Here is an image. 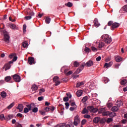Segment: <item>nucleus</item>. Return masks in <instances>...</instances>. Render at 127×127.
<instances>
[{"instance_id": "obj_1", "label": "nucleus", "mask_w": 127, "mask_h": 127, "mask_svg": "<svg viewBox=\"0 0 127 127\" xmlns=\"http://www.w3.org/2000/svg\"><path fill=\"white\" fill-rule=\"evenodd\" d=\"M101 38L102 41H104L107 44H110L112 42V38L108 34L102 35Z\"/></svg>"}, {"instance_id": "obj_2", "label": "nucleus", "mask_w": 127, "mask_h": 127, "mask_svg": "<svg viewBox=\"0 0 127 127\" xmlns=\"http://www.w3.org/2000/svg\"><path fill=\"white\" fill-rule=\"evenodd\" d=\"M26 107L27 108L25 107L24 109V113L25 114H26V113H28L29 111H31V110H32V109H33V108L35 107V104H34V103H31L29 105H27Z\"/></svg>"}, {"instance_id": "obj_3", "label": "nucleus", "mask_w": 127, "mask_h": 127, "mask_svg": "<svg viewBox=\"0 0 127 127\" xmlns=\"http://www.w3.org/2000/svg\"><path fill=\"white\" fill-rule=\"evenodd\" d=\"M2 32L4 33V41L6 44H8L9 43V39L10 37L7 35V34H5L6 33V31L5 30H3Z\"/></svg>"}, {"instance_id": "obj_4", "label": "nucleus", "mask_w": 127, "mask_h": 127, "mask_svg": "<svg viewBox=\"0 0 127 127\" xmlns=\"http://www.w3.org/2000/svg\"><path fill=\"white\" fill-rule=\"evenodd\" d=\"M81 64H84V67H85V66H86V67H91L94 65V62H93V61L89 60L86 63H82Z\"/></svg>"}, {"instance_id": "obj_5", "label": "nucleus", "mask_w": 127, "mask_h": 127, "mask_svg": "<svg viewBox=\"0 0 127 127\" xmlns=\"http://www.w3.org/2000/svg\"><path fill=\"white\" fill-rule=\"evenodd\" d=\"M29 16H25L24 17L26 20H29L32 18V16H34V12L33 11H31L28 13Z\"/></svg>"}, {"instance_id": "obj_6", "label": "nucleus", "mask_w": 127, "mask_h": 127, "mask_svg": "<svg viewBox=\"0 0 127 127\" xmlns=\"http://www.w3.org/2000/svg\"><path fill=\"white\" fill-rule=\"evenodd\" d=\"M79 124H80V118H79V116H76L74 118V122H73V125L75 127H77L78 126V125H79Z\"/></svg>"}, {"instance_id": "obj_7", "label": "nucleus", "mask_w": 127, "mask_h": 127, "mask_svg": "<svg viewBox=\"0 0 127 127\" xmlns=\"http://www.w3.org/2000/svg\"><path fill=\"white\" fill-rule=\"evenodd\" d=\"M13 79L15 81V82H17V83H19V82L21 80L20 79V76L17 74H14V75H13Z\"/></svg>"}, {"instance_id": "obj_8", "label": "nucleus", "mask_w": 127, "mask_h": 127, "mask_svg": "<svg viewBox=\"0 0 127 127\" xmlns=\"http://www.w3.org/2000/svg\"><path fill=\"white\" fill-rule=\"evenodd\" d=\"M28 62L30 65H32L33 64H35L36 62L34 60V58L30 57L28 59Z\"/></svg>"}, {"instance_id": "obj_9", "label": "nucleus", "mask_w": 127, "mask_h": 127, "mask_svg": "<svg viewBox=\"0 0 127 127\" xmlns=\"http://www.w3.org/2000/svg\"><path fill=\"white\" fill-rule=\"evenodd\" d=\"M84 64H81L80 66L77 68L76 71L74 72L75 74H79L83 69H84Z\"/></svg>"}, {"instance_id": "obj_10", "label": "nucleus", "mask_w": 127, "mask_h": 127, "mask_svg": "<svg viewBox=\"0 0 127 127\" xmlns=\"http://www.w3.org/2000/svg\"><path fill=\"white\" fill-rule=\"evenodd\" d=\"M13 63V62L12 61H9L8 63L5 64V71H6L7 70H8L9 69H10V67H11V65H10V64H12Z\"/></svg>"}, {"instance_id": "obj_11", "label": "nucleus", "mask_w": 127, "mask_h": 127, "mask_svg": "<svg viewBox=\"0 0 127 127\" xmlns=\"http://www.w3.org/2000/svg\"><path fill=\"white\" fill-rule=\"evenodd\" d=\"M120 26V23H117V22H114L113 24V25L111 27V30H115V28H118Z\"/></svg>"}, {"instance_id": "obj_12", "label": "nucleus", "mask_w": 127, "mask_h": 127, "mask_svg": "<svg viewBox=\"0 0 127 127\" xmlns=\"http://www.w3.org/2000/svg\"><path fill=\"white\" fill-rule=\"evenodd\" d=\"M93 22H94V25L96 27H99V26H100V23H99V20H98V19H97V18H96L94 19V21Z\"/></svg>"}, {"instance_id": "obj_13", "label": "nucleus", "mask_w": 127, "mask_h": 127, "mask_svg": "<svg viewBox=\"0 0 127 127\" xmlns=\"http://www.w3.org/2000/svg\"><path fill=\"white\" fill-rule=\"evenodd\" d=\"M17 109L19 110L20 113H21L23 111V106L22 104H19Z\"/></svg>"}, {"instance_id": "obj_14", "label": "nucleus", "mask_w": 127, "mask_h": 127, "mask_svg": "<svg viewBox=\"0 0 127 127\" xmlns=\"http://www.w3.org/2000/svg\"><path fill=\"white\" fill-rule=\"evenodd\" d=\"M113 65V62H110L109 63H106L104 64V67H106V68H108L109 67H111Z\"/></svg>"}, {"instance_id": "obj_15", "label": "nucleus", "mask_w": 127, "mask_h": 127, "mask_svg": "<svg viewBox=\"0 0 127 127\" xmlns=\"http://www.w3.org/2000/svg\"><path fill=\"white\" fill-rule=\"evenodd\" d=\"M82 94H83V90H78L76 92V96L77 97H81V96H82Z\"/></svg>"}, {"instance_id": "obj_16", "label": "nucleus", "mask_w": 127, "mask_h": 127, "mask_svg": "<svg viewBox=\"0 0 127 127\" xmlns=\"http://www.w3.org/2000/svg\"><path fill=\"white\" fill-rule=\"evenodd\" d=\"M93 122L94 124H98L100 122V118L99 117H95L93 119Z\"/></svg>"}, {"instance_id": "obj_17", "label": "nucleus", "mask_w": 127, "mask_h": 127, "mask_svg": "<svg viewBox=\"0 0 127 127\" xmlns=\"http://www.w3.org/2000/svg\"><path fill=\"white\" fill-rule=\"evenodd\" d=\"M104 46H105V43L103 42H101L99 43V44L98 45V48H103V47H104Z\"/></svg>"}, {"instance_id": "obj_18", "label": "nucleus", "mask_w": 127, "mask_h": 127, "mask_svg": "<svg viewBox=\"0 0 127 127\" xmlns=\"http://www.w3.org/2000/svg\"><path fill=\"white\" fill-rule=\"evenodd\" d=\"M11 119H13V115H9L8 117H5V120L7 121H9V120H11Z\"/></svg>"}, {"instance_id": "obj_19", "label": "nucleus", "mask_w": 127, "mask_h": 127, "mask_svg": "<svg viewBox=\"0 0 127 127\" xmlns=\"http://www.w3.org/2000/svg\"><path fill=\"white\" fill-rule=\"evenodd\" d=\"M85 83L84 82H77L76 87V88H79V87H80V86H83Z\"/></svg>"}, {"instance_id": "obj_20", "label": "nucleus", "mask_w": 127, "mask_h": 127, "mask_svg": "<svg viewBox=\"0 0 127 127\" xmlns=\"http://www.w3.org/2000/svg\"><path fill=\"white\" fill-rule=\"evenodd\" d=\"M118 110H119V107L118 106H114L112 108V111L114 113H115V112H118Z\"/></svg>"}, {"instance_id": "obj_21", "label": "nucleus", "mask_w": 127, "mask_h": 127, "mask_svg": "<svg viewBox=\"0 0 127 127\" xmlns=\"http://www.w3.org/2000/svg\"><path fill=\"white\" fill-rule=\"evenodd\" d=\"M116 116H117V114H116V113H115V112L110 113L109 112V116L110 118H114V117H116Z\"/></svg>"}, {"instance_id": "obj_22", "label": "nucleus", "mask_w": 127, "mask_h": 127, "mask_svg": "<svg viewBox=\"0 0 127 127\" xmlns=\"http://www.w3.org/2000/svg\"><path fill=\"white\" fill-rule=\"evenodd\" d=\"M37 89H38L37 85L34 84L32 86L31 89L32 91H37Z\"/></svg>"}, {"instance_id": "obj_23", "label": "nucleus", "mask_w": 127, "mask_h": 127, "mask_svg": "<svg viewBox=\"0 0 127 127\" xmlns=\"http://www.w3.org/2000/svg\"><path fill=\"white\" fill-rule=\"evenodd\" d=\"M82 114H89V110H88V108H84L81 112Z\"/></svg>"}, {"instance_id": "obj_24", "label": "nucleus", "mask_w": 127, "mask_h": 127, "mask_svg": "<svg viewBox=\"0 0 127 127\" xmlns=\"http://www.w3.org/2000/svg\"><path fill=\"white\" fill-rule=\"evenodd\" d=\"M4 80L5 81V82H8L9 81H10V80H11V77L8 76H6L4 78Z\"/></svg>"}, {"instance_id": "obj_25", "label": "nucleus", "mask_w": 127, "mask_h": 127, "mask_svg": "<svg viewBox=\"0 0 127 127\" xmlns=\"http://www.w3.org/2000/svg\"><path fill=\"white\" fill-rule=\"evenodd\" d=\"M116 62H121L123 60V59L121 57H117L115 58Z\"/></svg>"}, {"instance_id": "obj_26", "label": "nucleus", "mask_w": 127, "mask_h": 127, "mask_svg": "<svg viewBox=\"0 0 127 127\" xmlns=\"http://www.w3.org/2000/svg\"><path fill=\"white\" fill-rule=\"evenodd\" d=\"M65 5H66L68 7H72V6H73V3L71 2H68L67 3L65 4Z\"/></svg>"}, {"instance_id": "obj_27", "label": "nucleus", "mask_w": 127, "mask_h": 127, "mask_svg": "<svg viewBox=\"0 0 127 127\" xmlns=\"http://www.w3.org/2000/svg\"><path fill=\"white\" fill-rule=\"evenodd\" d=\"M0 95L2 98H5V97H6V93L4 91H2L1 92Z\"/></svg>"}, {"instance_id": "obj_28", "label": "nucleus", "mask_w": 127, "mask_h": 127, "mask_svg": "<svg viewBox=\"0 0 127 127\" xmlns=\"http://www.w3.org/2000/svg\"><path fill=\"white\" fill-rule=\"evenodd\" d=\"M87 100H88V97L85 96L82 98L81 102L82 103H85V102H87Z\"/></svg>"}, {"instance_id": "obj_29", "label": "nucleus", "mask_w": 127, "mask_h": 127, "mask_svg": "<svg viewBox=\"0 0 127 127\" xmlns=\"http://www.w3.org/2000/svg\"><path fill=\"white\" fill-rule=\"evenodd\" d=\"M121 83V85H123L124 86H125L126 84H127V79L122 80Z\"/></svg>"}, {"instance_id": "obj_30", "label": "nucleus", "mask_w": 127, "mask_h": 127, "mask_svg": "<svg viewBox=\"0 0 127 127\" xmlns=\"http://www.w3.org/2000/svg\"><path fill=\"white\" fill-rule=\"evenodd\" d=\"M10 27L12 29H16V25H15V24H11L10 25Z\"/></svg>"}, {"instance_id": "obj_31", "label": "nucleus", "mask_w": 127, "mask_h": 127, "mask_svg": "<svg viewBox=\"0 0 127 127\" xmlns=\"http://www.w3.org/2000/svg\"><path fill=\"white\" fill-rule=\"evenodd\" d=\"M33 113H37L38 112V108L37 107H34L33 108H32Z\"/></svg>"}, {"instance_id": "obj_32", "label": "nucleus", "mask_w": 127, "mask_h": 127, "mask_svg": "<svg viewBox=\"0 0 127 127\" xmlns=\"http://www.w3.org/2000/svg\"><path fill=\"white\" fill-rule=\"evenodd\" d=\"M45 92V89L42 88L40 89L39 95H42L43 93H44Z\"/></svg>"}, {"instance_id": "obj_33", "label": "nucleus", "mask_w": 127, "mask_h": 127, "mask_svg": "<svg viewBox=\"0 0 127 127\" xmlns=\"http://www.w3.org/2000/svg\"><path fill=\"white\" fill-rule=\"evenodd\" d=\"M0 120L1 121H3V120H5V117H4V114H1L0 115Z\"/></svg>"}, {"instance_id": "obj_34", "label": "nucleus", "mask_w": 127, "mask_h": 127, "mask_svg": "<svg viewBox=\"0 0 127 127\" xmlns=\"http://www.w3.org/2000/svg\"><path fill=\"white\" fill-rule=\"evenodd\" d=\"M22 46H23V47H24V48H26V47H27V46H28L27 42H23Z\"/></svg>"}, {"instance_id": "obj_35", "label": "nucleus", "mask_w": 127, "mask_h": 127, "mask_svg": "<svg viewBox=\"0 0 127 127\" xmlns=\"http://www.w3.org/2000/svg\"><path fill=\"white\" fill-rule=\"evenodd\" d=\"M58 80H59V77L56 76H54L53 78V81L54 82H57V81H58Z\"/></svg>"}, {"instance_id": "obj_36", "label": "nucleus", "mask_w": 127, "mask_h": 127, "mask_svg": "<svg viewBox=\"0 0 127 127\" xmlns=\"http://www.w3.org/2000/svg\"><path fill=\"white\" fill-rule=\"evenodd\" d=\"M93 108H94V106H89L87 107V110L88 111H90V112H92V111L93 110Z\"/></svg>"}, {"instance_id": "obj_37", "label": "nucleus", "mask_w": 127, "mask_h": 127, "mask_svg": "<svg viewBox=\"0 0 127 127\" xmlns=\"http://www.w3.org/2000/svg\"><path fill=\"white\" fill-rule=\"evenodd\" d=\"M109 113H110V112L105 110L104 113H103V114H102V115H103V116H109Z\"/></svg>"}, {"instance_id": "obj_38", "label": "nucleus", "mask_w": 127, "mask_h": 127, "mask_svg": "<svg viewBox=\"0 0 127 127\" xmlns=\"http://www.w3.org/2000/svg\"><path fill=\"white\" fill-rule=\"evenodd\" d=\"M4 29V24H0V31H2V29Z\"/></svg>"}, {"instance_id": "obj_39", "label": "nucleus", "mask_w": 127, "mask_h": 127, "mask_svg": "<svg viewBox=\"0 0 127 127\" xmlns=\"http://www.w3.org/2000/svg\"><path fill=\"white\" fill-rule=\"evenodd\" d=\"M51 20V19L49 17H47L46 18V23H50V21Z\"/></svg>"}, {"instance_id": "obj_40", "label": "nucleus", "mask_w": 127, "mask_h": 127, "mask_svg": "<svg viewBox=\"0 0 127 127\" xmlns=\"http://www.w3.org/2000/svg\"><path fill=\"white\" fill-rule=\"evenodd\" d=\"M13 106H14V103H12L11 104H10L7 108V109H8V110H10V109H11V108H12Z\"/></svg>"}, {"instance_id": "obj_41", "label": "nucleus", "mask_w": 127, "mask_h": 127, "mask_svg": "<svg viewBox=\"0 0 127 127\" xmlns=\"http://www.w3.org/2000/svg\"><path fill=\"white\" fill-rule=\"evenodd\" d=\"M106 110L105 108H101L99 110V113H101V114H103L105 113Z\"/></svg>"}, {"instance_id": "obj_42", "label": "nucleus", "mask_w": 127, "mask_h": 127, "mask_svg": "<svg viewBox=\"0 0 127 127\" xmlns=\"http://www.w3.org/2000/svg\"><path fill=\"white\" fill-rule=\"evenodd\" d=\"M113 106V104L111 103H108L107 104V106L108 108V109H111Z\"/></svg>"}, {"instance_id": "obj_43", "label": "nucleus", "mask_w": 127, "mask_h": 127, "mask_svg": "<svg viewBox=\"0 0 127 127\" xmlns=\"http://www.w3.org/2000/svg\"><path fill=\"white\" fill-rule=\"evenodd\" d=\"M44 111L46 112H49L50 111V107H46L44 108Z\"/></svg>"}, {"instance_id": "obj_44", "label": "nucleus", "mask_w": 127, "mask_h": 127, "mask_svg": "<svg viewBox=\"0 0 127 127\" xmlns=\"http://www.w3.org/2000/svg\"><path fill=\"white\" fill-rule=\"evenodd\" d=\"M79 65H80V64L77 62L75 61V62H74V67H77Z\"/></svg>"}, {"instance_id": "obj_45", "label": "nucleus", "mask_w": 127, "mask_h": 127, "mask_svg": "<svg viewBox=\"0 0 127 127\" xmlns=\"http://www.w3.org/2000/svg\"><path fill=\"white\" fill-rule=\"evenodd\" d=\"M113 24H114V21H109L108 23V26H113Z\"/></svg>"}, {"instance_id": "obj_46", "label": "nucleus", "mask_w": 127, "mask_h": 127, "mask_svg": "<svg viewBox=\"0 0 127 127\" xmlns=\"http://www.w3.org/2000/svg\"><path fill=\"white\" fill-rule=\"evenodd\" d=\"M122 9L123 10V11H126L127 12V5H125L124 6H123Z\"/></svg>"}, {"instance_id": "obj_47", "label": "nucleus", "mask_w": 127, "mask_h": 127, "mask_svg": "<svg viewBox=\"0 0 127 127\" xmlns=\"http://www.w3.org/2000/svg\"><path fill=\"white\" fill-rule=\"evenodd\" d=\"M98 112V108H94L92 109L91 113H97Z\"/></svg>"}, {"instance_id": "obj_48", "label": "nucleus", "mask_w": 127, "mask_h": 127, "mask_svg": "<svg viewBox=\"0 0 127 127\" xmlns=\"http://www.w3.org/2000/svg\"><path fill=\"white\" fill-rule=\"evenodd\" d=\"M39 113L42 115V116H46V112L45 111H40Z\"/></svg>"}, {"instance_id": "obj_49", "label": "nucleus", "mask_w": 127, "mask_h": 127, "mask_svg": "<svg viewBox=\"0 0 127 127\" xmlns=\"http://www.w3.org/2000/svg\"><path fill=\"white\" fill-rule=\"evenodd\" d=\"M65 109L66 110H68V109H69V106H70V104L68 102H65Z\"/></svg>"}, {"instance_id": "obj_50", "label": "nucleus", "mask_w": 127, "mask_h": 127, "mask_svg": "<svg viewBox=\"0 0 127 127\" xmlns=\"http://www.w3.org/2000/svg\"><path fill=\"white\" fill-rule=\"evenodd\" d=\"M64 102H68L69 101V97H64L63 99Z\"/></svg>"}, {"instance_id": "obj_51", "label": "nucleus", "mask_w": 127, "mask_h": 127, "mask_svg": "<svg viewBox=\"0 0 127 127\" xmlns=\"http://www.w3.org/2000/svg\"><path fill=\"white\" fill-rule=\"evenodd\" d=\"M104 80L105 84H107V83H108V82H109V81H110V79H109V78H108L107 77H105L104 79Z\"/></svg>"}, {"instance_id": "obj_52", "label": "nucleus", "mask_w": 127, "mask_h": 127, "mask_svg": "<svg viewBox=\"0 0 127 127\" xmlns=\"http://www.w3.org/2000/svg\"><path fill=\"white\" fill-rule=\"evenodd\" d=\"M84 118H85V119H90L91 116H90V115L85 114L84 115Z\"/></svg>"}, {"instance_id": "obj_53", "label": "nucleus", "mask_w": 127, "mask_h": 127, "mask_svg": "<svg viewBox=\"0 0 127 127\" xmlns=\"http://www.w3.org/2000/svg\"><path fill=\"white\" fill-rule=\"evenodd\" d=\"M113 122V119L112 118H108L107 123V124H110V123Z\"/></svg>"}, {"instance_id": "obj_54", "label": "nucleus", "mask_w": 127, "mask_h": 127, "mask_svg": "<svg viewBox=\"0 0 127 127\" xmlns=\"http://www.w3.org/2000/svg\"><path fill=\"white\" fill-rule=\"evenodd\" d=\"M85 51L89 53V52H91V49H89L88 47H85Z\"/></svg>"}, {"instance_id": "obj_55", "label": "nucleus", "mask_w": 127, "mask_h": 127, "mask_svg": "<svg viewBox=\"0 0 127 127\" xmlns=\"http://www.w3.org/2000/svg\"><path fill=\"white\" fill-rule=\"evenodd\" d=\"M72 73H73V72L72 71V70H70L68 72H67L66 73V76H70V75L72 74Z\"/></svg>"}, {"instance_id": "obj_56", "label": "nucleus", "mask_w": 127, "mask_h": 127, "mask_svg": "<svg viewBox=\"0 0 127 127\" xmlns=\"http://www.w3.org/2000/svg\"><path fill=\"white\" fill-rule=\"evenodd\" d=\"M86 123H87V120H86V119H84L81 121V125L82 126L85 125V124H86Z\"/></svg>"}, {"instance_id": "obj_57", "label": "nucleus", "mask_w": 127, "mask_h": 127, "mask_svg": "<svg viewBox=\"0 0 127 127\" xmlns=\"http://www.w3.org/2000/svg\"><path fill=\"white\" fill-rule=\"evenodd\" d=\"M15 126L16 127H22L21 124L18 123V122H16L15 124Z\"/></svg>"}, {"instance_id": "obj_58", "label": "nucleus", "mask_w": 127, "mask_h": 127, "mask_svg": "<svg viewBox=\"0 0 127 127\" xmlns=\"http://www.w3.org/2000/svg\"><path fill=\"white\" fill-rule=\"evenodd\" d=\"M100 124H105V123H106V120L105 119H100Z\"/></svg>"}, {"instance_id": "obj_59", "label": "nucleus", "mask_w": 127, "mask_h": 127, "mask_svg": "<svg viewBox=\"0 0 127 127\" xmlns=\"http://www.w3.org/2000/svg\"><path fill=\"white\" fill-rule=\"evenodd\" d=\"M55 86H58L59 85H60V84H61V82H60V81H57L55 82Z\"/></svg>"}, {"instance_id": "obj_60", "label": "nucleus", "mask_w": 127, "mask_h": 127, "mask_svg": "<svg viewBox=\"0 0 127 127\" xmlns=\"http://www.w3.org/2000/svg\"><path fill=\"white\" fill-rule=\"evenodd\" d=\"M43 99H44V98L43 97V96H40V97H39L38 98V101H41L43 100Z\"/></svg>"}, {"instance_id": "obj_61", "label": "nucleus", "mask_w": 127, "mask_h": 127, "mask_svg": "<svg viewBox=\"0 0 127 127\" xmlns=\"http://www.w3.org/2000/svg\"><path fill=\"white\" fill-rule=\"evenodd\" d=\"M16 60H17V56H14V58L12 59V62H15V61H16Z\"/></svg>"}, {"instance_id": "obj_62", "label": "nucleus", "mask_w": 127, "mask_h": 127, "mask_svg": "<svg viewBox=\"0 0 127 127\" xmlns=\"http://www.w3.org/2000/svg\"><path fill=\"white\" fill-rule=\"evenodd\" d=\"M91 50H92V51H93V52H96V51H97V49L96 48V47H92Z\"/></svg>"}, {"instance_id": "obj_63", "label": "nucleus", "mask_w": 127, "mask_h": 127, "mask_svg": "<svg viewBox=\"0 0 127 127\" xmlns=\"http://www.w3.org/2000/svg\"><path fill=\"white\" fill-rule=\"evenodd\" d=\"M15 55V54H11L9 56V58L11 59V58H13V57H14V56Z\"/></svg>"}, {"instance_id": "obj_64", "label": "nucleus", "mask_w": 127, "mask_h": 127, "mask_svg": "<svg viewBox=\"0 0 127 127\" xmlns=\"http://www.w3.org/2000/svg\"><path fill=\"white\" fill-rule=\"evenodd\" d=\"M122 124H127V119L123 120L122 121Z\"/></svg>"}]
</instances>
